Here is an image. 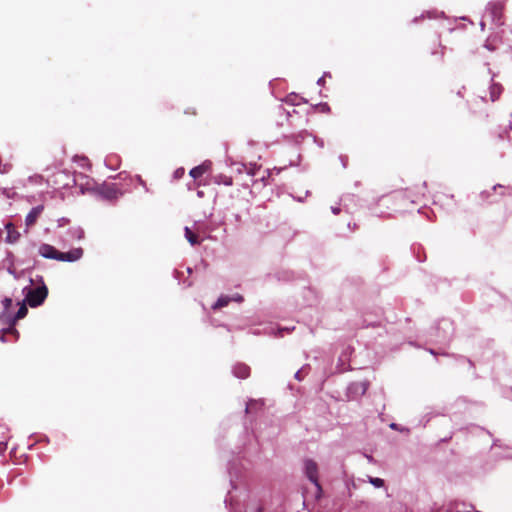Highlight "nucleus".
Wrapping results in <instances>:
<instances>
[{"mask_svg":"<svg viewBox=\"0 0 512 512\" xmlns=\"http://www.w3.org/2000/svg\"><path fill=\"white\" fill-rule=\"evenodd\" d=\"M378 202H393L391 212L395 213L406 211L407 204L413 203V201L408 200L406 193L403 191H398L389 195L381 196L378 199Z\"/></svg>","mask_w":512,"mask_h":512,"instance_id":"obj_1","label":"nucleus"},{"mask_svg":"<svg viewBox=\"0 0 512 512\" xmlns=\"http://www.w3.org/2000/svg\"><path fill=\"white\" fill-rule=\"evenodd\" d=\"M48 296V288L41 279V285L35 288H29L26 293V301L31 307L41 305Z\"/></svg>","mask_w":512,"mask_h":512,"instance_id":"obj_2","label":"nucleus"},{"mask_svg":"<svg viewBox=\"0 0 512 512\" xmlns=\"http://www.w3.org/2000/svg\"><path fill=\"white\" fill-rule=\"evenodd\" d=\"M438 334L436 336L437 342L447 343L450 341L453 333V324L448 319H443L438 323L437 326Z\"/></svg>","mask_w":512,"mask_h":512,"instance_id":"obj_3","label":"nucleus"},{"mask_svg":"<svg viewBox=\"0 0 512 512\" xmlns=\"http://www.w3.org/2000/svg\"><path fill=\"white\" fill-rule=\"evenodd\" d=\"M503 4L499 1L488 3L485 15L489 16L491 21L499 26L502 25Z\"/></svg>","mask_w":512,"mask_h":512,"instance_id":"obj_4","label":"nucleus"},{"mask_svg":"<svg viewBox=\"0 0 512 512\" xmlns=\"http://www.w3.org/2000/svg\"><path fill=\"white\" fill-rule=\"evenodd\" d=\"M305 473L309 480L316 486L315 497L320 496V482L318 478V466L317 463L312 460L305 461Z\"/></svg>","mask_w":512,"mask_h":512,"instance_id":"obj_5","label":"nucleus"},{"mask_svg":"<svg viewBox=\"0 0 512 512\" xmlns=\"http://www.w3.org/2000/svg\"><path fill=\"white\" fill-rule=\"evenodd\" d=\"M98 191L104 199L110 201L115 200L120 195H122V192L114 183H104L102 186L99 187Z\"/></svg>","mask_w":512,"mask_h":512,"instance_id":"obj_6","label":"nucleus"},{"mask_svg":"<svg viewBox=\"0 0 512 512\" xmlns=\"http://www.w3.org/2000/svg\"><path fill=\"white\" fill-rule=\"evenodd\" d=\"M368 389L367 382H353L347 388V397L350 400H356L366 393Z\"/></svg>","mask_w":512,"mask_h":512,"instance_id":"obj_7","label":"nucleus"},{"mask_svg":"<svg viewBox=\"0 0 512 512\" xmlns=\"http://www.w3.org/2000/svg\"><path fill=\"white\" fill-rule=\"evenodd\" d=\"M83 255V250L81 248H75L68 252H60L58 251L57 260L64 262H73L79 260Z\"/></svg>","mask_w":512,"mask_h":512,"instance_id":"obj_8","label":"nucleus"},{"mask_svg":"<svg viewBox=\"0 0 512 512\" xmlns=\"http://www.w3.org/2000/svg\"><path fill=\"white\" fill-rule=\"evenodd\" d=\"M43 210H44L43 205H38L36 207H33L31 209V211L28 213V215L26 216V219H25L26 226L27 227L33 226L37 222V220H38L39 216L41 215V213L43 212Z\"/></svg>","mask_w":512,"mask_h":512,"instance_id":"obj_9","label":"nucleus"},{"mask_svg":"<svg viewBox=\"0 0 512 512\" xmlns=\"http://www.w3.org/2000/svg\"><path fill=\"white\" fill-rule=\"evenodd\" d=\"M211 167L210 162H204L201 165H198L194 168H192L189 172L190 176L194 179H198L202 177L207 171H209Z\"/></svg>","mask_w":512,"mask_h":512,"instance_id":"obj_10","label":"nucleus"},{"mask_svg":"<svg viewBox=\"0 0 512 512\" xmlns=\"http://www.w3.org/2000/svg\"><path fill=\"white\" fill-rule=\"evenodd\" d=\"M39 254L44 258L57 260L58 250L49 244H43L39 248Z\"/></svg>","mask_w":512,"mask_h":512,"instance_id":"obj_11","label":"nucleus"},{"mask_svg":"<svg viewBox=\"0 0 512 512\" xmlns=\"http://www.w3.org/2000/svg\"><path fill=\"white\" fill-rule=\"evenodd\" d=\"M233 373L240 379H246L250 375V367L244 363H237L233 367Z\"/></svg>","mask_w":512,"mask_h":512,"instance_id":"obj_12","label":"nucleus"},{"mask_svg":"<svg viewBox=\"0 0 512 512\" xmlns=\"http://www.w3.org/2000/svg\"><path fill=\"white\" fill-rule=\"evenodd\" d=\"M6 229H7V238H6L7 241L9 243L17 242L20 238V233L14 228V226L12 224H7Z\"/></svg>","mask_w":512,"mask_h":512,"instance_id":"obj_13","label":"nucleus"},{"mask_svg":"<svg viewBox=\"0 0 512 512\" xmlns=\"http://www.w3.org/2000/svg\"><path fill=\"white\" fill-rule=\"evenodd\" d=\"M185 237L191 245H197L201 242L199 236L188 227L185 228Z\"/></svg>","mask_w":512,"mask_h":512,"instance_id":"obj_14","label":"nucleus"},{"mask_svg":"<svg viewBox=\"0 0 512 512\" xmlns=\"http://www.w3.org/2000/svg\"><path fill=\"white\" fill-rule=\"evenodd\" d=\"M502 92V87L500 84H497V83H493L491 86H490V98L491 100L494 102L496 101L500 94Z\"/></svg>","mask_w":512,"mask_h":512,"instance_id":"obj_15","label":"nucleus"},{"mask_svg":"<svg viewBox=\"0 0 512 512\" xmlns=\"http://www.w3.org/2000/svg\"><path fill=\"white\" fill-rule=\"evenodd\" d=\"M231 302V298L226 296V295H222L218 298V300L216 301V303L212 306V308L214 310H217V309H221L225 306H227L229 303Z\"/></svg>","mask_w":512,"mask_h":512,"instance_id":"obj_16","label":"nucleus"},{"mask_svg":"<svg viewBox=\"0 0 512 512\" xmlns=\"http://www.w3.org/2000/svg\"><path fill=\"white\" fill-rule=\"evenodd\" d=\"M347 362H348V354L347 353H343L339 357V364L337 366V371L342 373V372L348 370L349 365L347 364Z\"/></svg>","mask_w":512,"mask_h":512,"instance_id":"obj_17","label":"nucleus"},{"mask_svg":"<svg viewBox=\"0 0 512 512\" xmlns=\"http://www.w3.org/2000/svg\"><path fill=\"white\" fill-rule=\"evenodd\" d=\"M442 15H443V12L438 13L436 11H428L426 13H422L419 17H415L413 19V22L417 23L419 19H423L425 17H427V18H437V17L442 16Z\"/></svg>","mask_w":512,"mask_h":512,"instance_id":"obj_18","label":"nucleus"},{"mask_svg":"<svg viewBox=\"0 0 512 512\" xmlns=\"http://www.w3.org/2000/svg\"><path fill=\"white\" fill-rule=\"evenodd\" d=\"M27 313H28V309H27L26 305L22 304L19 307V309H18V311H17V313L15 315V319L16 320L22 319V318H24L27 315Z\"/></svg>","mask_w":512,"mask_h":512,"instance_id":"obj_19","label":"nucleus"},{"mask_svg":"<svg viewBox=\"0 0 512 512\" xmlns=\"http://www.w3.org/2000/svg\"><path fill=\"white\" fill-rule=\"evenodd\" d=\"M330 209L334 215H338L342 210H345V212L349 213V209L347 208V206L344 205V207H342L341 203L331 206Z\"/></svg>","mask_w":512,"mask_h":512,"instance_id":"obj_20","label":"nucleus"},{"mask_svg":"<svg viewBox=\"0 0 512 512\" xmlns=\"http://www.w3.org/2000/svg\"><path fill=\"white\" fill-rule=\"evenodd\" d=\"M369 483H371L376 488H381L384 486V480L381 478L369 477Z\"/></svg>","mask_w":512,"mask_h":512,"instance_id":"obj_21","label":"nucleus"},{"mask_svg":"<svg viewBox=\"0 0 512 512\" xmlns=\"http://www.w3.org/2000/svg\"><path fill=\"white\" fill-rule=\"evenodd\" d=\"M230 298H231V301H235V302H239V303H240V302H242V301L244 300L243 296H242V295H240V294H238V293H237V294H235V295H233V296H232V297H230Z\"/></svg>","mask_w":512,"mask_h":512,"instance_id":"obj_22","label":"nucleus"},{"mask_svg":"<svg viewBox=\"0 0 512 512\" xmlns=\"http://www.w3.org/2000/svg\"><path fill=\"white\" fill-rule=\"evenodd\" d=\"M374 214L379 217H386L389 216L391 213L388 211H374Z\"/></svg>","mask_w":512,"mask_h":512,"instance_id":"obj_23","label":"nucleus"},{"mask_svg":"<svg viewBox=\"0 0 512 512\" xmlns=\"http://www.w3.org/2000/svg\"><path fill=\"white\" fill-rule=\"evenodd\" d=\"M328 112H330V107L328 106L327 103L322 102V113H328Z\"/></svg>","mask_w":512,"mask_h":512,"instance_id":"obj_24","label":"nucleus"},{"mask_svg":"<svg viewBox=\"0 0 512 512\" xmlns=\"http://www.w3.org/2000/svg\"><path fill=\"white\" fill-rule=\"evenodd\" d=\"M380 203L383 204L384 206H386L391 211V208L393 207V202H380Z\"/></svg>","mask_w":512,"mask_h":512,"instance_id":"obj_25","label":"nucleus"},{"mask_svg":"<svg viewBox=\"0 0 512 512\" xmlns=\"http://www.w3.org/2000/svg\"><path fill=\"white\" fill-rule=\"evenodd\" d=\"M301 374H302V370L297 371L295 373V378L298 379V380H301L302 379Z\"/></svg>","mask_w":512,"mask_h":512,"instance_id":"obj_26","label":"nucleus"},{"mask_svg":"<svg viewBox=\"0 0 512 512\" xmlns=\"http://www.w3.org/2000/svg\"><path fill=\"white\" fill-rule=\"evenodd\" d=\"M343 167H346V157H340Z\"/></svg>","mask_w":512,"mask_h":512,"instance_id":"obj_27","label":"nucleus"},{"mask_svg":"<svg viewBox=\"0 0 512 512\" xmlns=\"http://www.w3.org/2000/svg\"><path fill=\"white\" fill-rule=\"evenodd\" d=\"M497 188H501V189H504L505 187L501 184H497L493 187V190H496Z\"/></svg>","mask_w":512,"mask_h":512,"instance_id":"obj_28","label":"nucleus"},{"mask_svg":"<svg viewBox=\"0 0 512 512\" xmlns=\"http://www.w3.org/2000/svg\"><path fill=\"white\" fill-rule=\"evenodd\" d=\"M480 28H481V30L485 29V22L484 21L480 22Z\"/></svg>","mask_w":512,"mask_h":512,"instance_id":"obj_29","label":"nucleus"},{"mask_svg":"<svg viewBox=\"0 0 512 512\" xmlns=\"http://www.w3.org/2000/svg\"><path fill=\"white\" fill-rule=\"evenodd\" d=\"M5 304H7V305L11 304V299H6Z\"/></svg>","mask_w":512,"mask_h":512,"instance_id":"obj_30","label":"nucleus"},{"mask_svg":"<svg viewBox=\"0 0 512 512\" xmlns=\"http://www.w3.org/2000/svg\"><path fill=\"white\" fill-rule=\"evenodd\" d=\"M390 427H391L392 429H396L397 425H396L395 423H392V424L390 425Z\"/></svg>","mask_w":512,"mask_h":512,"instance_id":"obj_31","label":"nucleus"},{"mask_svg":"<svg viewBox=\"0 0 512 512\" xmlns=\"http://www.w3.org/2000/svg\"><path fill=\"white\" fill-rule=\"evenodd\" d=\"M429 352H430L432 355H436V352H435L433 349H429Z\"/></svg>","mask_w":512,"mask_h":512,"instance_id":"obj_32","label":"nucleus"},{"mask_svg":"<svg viewBox=\"0 0 512 512\" xmlns=\"http://www.w3.org/2000/svg\"><path fill=\"white\" fill-rule=\"evenodd\" d=\"M370 325H374V323H368V324H365L364 326L369 327Z\"/></svg>","mask_w":512,"mask_h":512,"instance_id":"obj_33","label":"nucleus"},{"mask_svg":"<svg viewBox=\"0 0 512 512\" xmlns=\"http://www.w3.org/2000/svg\"><path fill=\"white\" fill-rule=\"evenodd\" d=\"M347 197H342L341 198V202H344L346 200Z\"/></svg>","mask_w":512,"mask_h":512,"instance_id":"obj_34","label":"nucleus"},{"mask_svg":"<svg viewBox=\"0 0 512 512\" xmlns=\"http://www.w3.org/2000/svg\"><path fill=\"white\" fill-rule=\"evenodd\" d=\"M328 75L327 72H324V75H322V79L324 78V76Z\"/></svg>","mask_w":512,"mask_h":512,"instance_id":"obj_35","label":"nucleus"}]
</instances>
